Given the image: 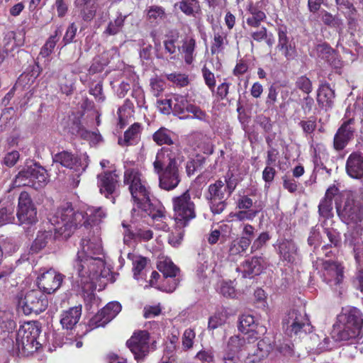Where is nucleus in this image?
<instances>
[{
	"instance_id": "603ef678",
	"label": "nucleus",
	"mask_w": 363,
	"mask_h": 363,
	"mask_svg": "<svg viewBox=\"0 0 363 363\" xmlns=\"http://www.w3.org/2000/svg\"><path fill=\"white\" fill-rule=\"evenodd\" d=\"M276 350L284 356H291L294 353V344L287 339L279 340L274 345Z\"/></svg>"
},
{
	"instance_id": "f8f14e48",
	"label": "nucleus",
	"mask_w": 363,
	"mask_h": 363,
	"mask_svg": "<svg viewBox=\"0 0 363 363\" xmlns=\"http://www.w3.org/2000/svg\"><path fill=\"white\" fill-rule=\"evenodd\" d=\"M322 264L321 277L323 281L333 287L340 284L344 277V267L341 263L320 260Z\"/></svg>"
},
{
	"instance_id": "cd10ccee",
	"label": "nucleus",
	"mask_w": 363,
	"mask_h": 363,
	"mask_svg": "<svg viewBox=\"0 0 363 363\" xmlns=\"http://www.w3.org/2000/svg\"><path fill=\"white\" fill-rule=\"evenodd\" d=\"M337 192V189L335 186H331L327 189L325 197L318 205V213L320 217L330 219L333 216V197Z\"/></svg>"
},
{
	"instance_id": "37998d69",
	"label": "nucleus",
	"mask_w": 363,
	"mask_h": 363,
	"mask_svg": "<svg viewBox=\"0 0 363 363\" xmlns=\"http://www.w3.org/2000/svg\"><path fill=\"white\" fill-rule=\"evenodd\" d=\"M349 231L346 234L345 242H348L350 245H359L362 241V236L363 233V223H358L354 227L349 226Z\"/></svg>"
},
{
	"instance_id": "3c124183",
	"label": "nucleus",
	"mask_w": 363,
	"mask_h": 363,
	"mask_svg": "<svg viewBox=\"0 0 363 363\" xmlns=\"http://www.w3.org/2000/svg\"><path fill=\"white\" fill-rule=\"evenodd\" d=\"M153 140L159 145H172L173 143L171 132L164 128H160L152 135Z\"/></svg>"
},
{
	"instance_id": "ea45409f",
	"label": "nucleus",
	"mask_w": 363,
	"mask_h": 363,
	"mask_svg": "<svg viewBox=\"0 0 363 363\" xmlns=\"http://www.w3.org/2000/svg\"><path fill=\"white\" fill-rule=\"evenodd\" d=\"M128 259L132 262L134 278L138 280L147 264V259L146 257L134 253H128Z\"/></svg>"
},
{
	"instance_id": "2f4dec72",
	"label": "nucleus",
	"mask_w": 363,
	"mask_h": 363,
	"mask_svg": "<svg viewBox=\"0 0 363 363\" xmlns=\"http://www.w3.org/2000/svg\"><path fill=\"white\" fill-rule=\"evenodd\" d=\"M74 5L80 12L82 19L91 21L95 16L96 5L92 0H75Z\"/></svg>"
},
{
	"instance_id": "774afa93",
	"label": "nucleus",
	"mask_w": 363,
	"mask_h": 363,
	"mask_svg": "<svg viewBox=\"0 0 363 363\" xmlns=\"http://www.w3.org/2000/svg\"><path fill=\"white\" fill-rule=\"evenodd\" d=\"M220 293L225 297L233 298L235 295V287L233 282L223 281L219 288Z\"/></svg>"
},
{
	"instance_id": "c85d7f7f",
	"label": "nucleus",
	"mask_w": 363,
	"mask_h": 363,
	"mask_svg": "<svg viewBox=\"0 0 363 363\" xmlns=\"http://www.w3.org/2000/svg\"><path fill=\"white\" fill-rule=\"evenodd\" d=\"M257 346L256 350L246 357L245 363H260L269 355L272 349L269 340L266 339L259 340Z\"/></svg>"
},
{
	"instance_id": "473e14b6",
	"label": "nucleus",
	"mask_w": 363,
	"mask_h": 363,
	"mask_svg": "<svg viewBox=\"0 0 363 363\" xmlns=\"http://www.w3.org/2000/svg\"><path fill=\"white\" fill-rule=\"evenodd\" d=\"M15 315L12 310H0V330L4 333V337L12 333L16 328Z\"/></svg>"
},
{
	"instance_id": "4c0bfd02",
	"label": "nucleus",
	"mask_w": 363,
	"mask_h": 363,
	"mask_svg": "<svg viewBox=\"0 0 363 363\" xmlns=\"http://www.w3.org/2000/svg\"><path fill=\"white\" fill-rule=\"evenodd\" d=\"M171 102L173 104V113L179 116L186 113L191 103L186 96L173 94Z\"/></svg>"
},
{
	"instance_id": "7c9ffc66",
	"label": "nucleus",
	"mask_w": 363,
	"mask_h": 363,
	"mask_svg": "<svg viewBox=\"0 0 363 363\" xmlns=\"http://www.w3.org/2000/svg\"><path fill=\"white\" fill-rule=\"evenodd\" d=\"M263 267L262 258L255 257L245 260L238 269L242 272L243 277H250L259 274Z\"/></svg>"
},
{
	"instance_id": "4be33fe9",
	"label": "nucleus",
	"mask_w": 363,
	"mask_h": 363,
	"mask_svg": "<svg viewBox=\"0 0 363 363\" xmlns=\"http://www.w3.org/2000/svg\"><path fill=\"white\" fill-rule=\"evenodd\" d=\"M333 337L336 341H347L349 344H354L362 337V330L350 328V325L340 324L335 328Z\"/></svg>"
},
{
	"instance_id": "e433bc0d",
	"label": "nucleus",
	"mask_w": 363,
	"mask_h": 363,
	"mask_svg": "<svg viewBox=\"0 0 363 363\" xmlns=\"http://www.w3.org/2000/svg\"><path fill=\"white\" fill-rule=\"evenodd\" d=\"M140 135V125L138 123H134L124 133L123 139H118V143L121 145H133L138 143Z\"/></svg>"
},
{
	"instance_id": "f257e3e1",
	"label": "nucleus",
	"mask_w": 363,
	"mask_h": 363,
	"mask_svg": "<svg viewBox=\"0 0 363 363\" xmlns=\"http://www.w3.org/2000/svg\"><path fill=\"white\" fill-rule=\"evenodd\" d=\"M101 240L94 231L89 232L81 242L77 257L73 261L72 279L84 291L93 289L101 277H106L109 269L105 266L102 255Z\"/></svg>"
},
{
	"instance_id": "393cba45",
	"label": "nucleus",
	"mask_w": 363,
	"mask_h": 363,
	"mask_svg": "<svg viewBox=\"0 0 363 363\" xmlns=\"http://www.w3.org/2000/svg\"><path fill=\"white\" fill-rule=\"evenodd\" d=\"M159 177V185L162 189L171 191L174 189L181 181L179 169L163 171L157 174Z\"/></svg>"
},
{
	"instance_id": "c9c22d12",
	"label": "nucleus",
	"mask_w": 363,
	"mask_h": 363,
	"mask_svg": "<svg viewBox=\"0 0 363 363\" xmlns=\"http://www.w3.org/2000/svg\"><path fill=\"white\" fill-rule=\"evenodd\" d=\"M52 239V230L39 231L36 238L33 242L30 251L32 253H38L43 249Z\"/></svg>"
},
{
	"instance_id": "680f3d73",
	"label": "nucleus",
	"mask_w": 363,
	"mask_h": 363,
	"mask_svg": "<svg viewBox=\"0 0 363 363\" xmlns=\"http://www.w3.org/2000/svg\"><path fill=\"white\" fill-rule=\"evenodd\" d=\"M257 211H240L235 213L230 214V217L232 218V220H236L238 221L252 220L257 216Z\"/></svg>"
},
{
	"instance_id": "13d9d810",
	"label": "nucleus",
	"mask_w": 363,
	"mask_h": 363,
	"mask_svg": "<svg viewBox=\"0 0 363 363\" xmlns=\"http://www.w3.org/2000/svg\"><path fill=\"white\" fill-rule=\"evenodd\" d=\"M30 168H27L21 170L18 175L16 177L14 180V184L17 186H32V182H30Z\"/></svg>"
},
{
	"instance_id": "2eb2a0df",
	"label": "nucleus",
	"mask_w": 363,
	"mask_h": 363,
	"mask_svg": "<svg viewBox=\"0 0 363 363\" xmlns=\"http://www.w3.org/2000/svg\"><path fill=\"white\" fill-rule=\"evenodd\" d=\"M258 337L252 335H235L231 336L227 342L226 348L223 354H231L237 357L243 350L249 349L250 345L257 340Z\"/></svg>"
},
{
	"instance_id": "052dcab7",
	"label": "nucleus",
	"mask_w": 363,
	"mask_h": 363,
	"mask_svg": "<svg viewBox=\"0 0 363 363\" xmlns=\"http://www.w3.org/2000/svg\"><path fill=\"white\" fill-rule=\"evenodd\" d=\"M167 79L180 87L187 86L189 82L188 76L181 73H171L167 75Z\"/></svg>"
},
{
	"instance_id": "c03bdc74",
	"label": "nucleus",
	"mask_w": 363,
	"mask_h": 363,
	"mask_svg": "<svg viewBox=\"0 0 363 363\" xmlns=\"http://www.w3.org/2000/svg\"><path fill=\"white\" fill-rule=\"evenodd\" d=\"M157 269L162 273L164 277H175L179 269L174 265L169 258H164L160 260L157 264Z\"/></svg>"
},
{
	"instance_id": "bf43d9fd",
	"label": "nucleus",
	"mask_w": 363,
	"mask_h": 363,
	"mask_svg": "<svg viewBox=\"0 0 363 363\" xmlns=\"http://www.w3.org/2000/svg\"><path fill=\"white\" fill-rule=\"evenodd\" d=\"M184 228L177 225L175 231L169 235L168 238L169 243L173 247H177L181 244L184 234Z\"/></svg>"
},
{
	"instance_id": "9b49d317",
	"label": "nucleus",
	"mask_w": 363,
	"mask_h": 363,
	"mask_svg": "<svg viewBox=\"0 0 363 363\" xmlns=\"http://www.w3.org/2000/svg\"><path fill=\"white\" fill-rule=\"evenodd\" d=\"M53 164H61L62 167L73 170L77 174L83 172L88 166L87 157L84 155L83 161L68 151H62L52 156Z\"/></svg>"
},
{
	"instance_id": "39448f33",
	"label": "nucleus",
	"mask_w": 363,
	"mask_h": 363,
	"mask_svg": "<svg viewBox=\"0 0 363 363\" xmlns=\"http://www.w3.org/2000/svg\"><path fill=\"white\" fill-rule=\"evenodd\" d=\"M17 307L25 315L38 314L44 311L48 305L47 296L40 290H31L26 294L19 293L16 296Z\"/></svg>"
},
{
	"instance_id": "c756f323",
	"label": "nucleus",
	"mask_w": 363,
	"mask_h": 363,
	"mask_svg": "<svg viewBox=\"0 0 363 363\" xmlns=\"http://www.w3.org/2000/svg\"><path fill=\"white\" fill-rule=\"evenodd\" d=\"M32 187L38 189L44 187L48 182L47 171L37 164L29 166Z\"/></svg>"
},
{
	"instance_id": "338daca9",
	"label": "nucleus",
	"mask_w": 363,
	"mask_h": 363,
	"mask_svg": "<svg viewBox=\"0 0 363 363\" xmlns=\"http://www.w3.org/2000/svg\"><path fill=\"white\" fill-rule=\"evenodd\" d=\"M202 75L205 84L207 85V86L209 88L211 91H213L216 86V79L214 74L211 72L206 67H204L202 69Z\"/></svg>"
},
{
	"instance_id": "9d476101",
	"label": "nucleus",
	"mask_w": 363,
	"mask_h": 363,
	"mask_svg": "<svg viewBox=\"0 0 363 363\" xmlns=\"http://www.w3.org/2000/svg\"><path fill=\"white\" fill-rule=\"evenodd\" d=\"M16 216L19 224H33L38 220L36 208L26 191L21 192L19 196Z\"/></svg>"
},
{
	"instance_id": "a19ab883",
	"label": "nucleus",
	"mask_w": 363,
	"mask_h": 363,
	"mask_svg": "<svg viewBox=\"0 0 363 363\" xmlns=\"http://www.w3.org/2000/svg\"><path fill=\"white\" fill-rule=\"evenodd\" d=\"M62 34V30L60 28H57L54 34L51 35L50 38L47 40L45 45L41 48L40 52V55L43 57H48L52 52L53 49L55 48L57 42L60 40Z\"/></svg>"
},
{
	"instance_id": "5701e85b",
	"label": "nucleus",
	"mask_w": 363,
	"mask_h": 363,
	"mask_svg": "<svg viewBox=\"0 0 363 363\" xmlns=\"http://www.w3.org/2000/svg\"><path fill=\"white\" fill-rule=\"evenodd\" d=\"M338 322L340 324L350 325V328L356 329L363 328V315L361 311L356 308L344 309L338 315Z\"/></svg>"
},
{
	"instance_id": "864d4df0",
	"label": "nucleus",
	"mask_w": 363,
	"mask_h": 363,
	"mask_svg": "<svg viewBox=\"0 0 363 363\" xmlns=\"http://www.w3.org/2000/svg\"><path fill=\"white\" fill-rule=\"evenodd\" d=\"M335 3L338 9L344 12L348 18L354 17L357 11L353 5V0H335Z\"/></svg>"
},
{
	"instance_id": "423d86ee",
	"label": "nucleus",
	"mask_w": 363,
	"mask_h": 363,
	"mask_svg": "<svg viewBox=\"0 0 363 363\" xmlns=\"http://www.w3.org/2000/svg\"><path fill=\"white\" fill-rule=\"evenodd\" d=\"M172 206L177 225L186 227L196 216L195 204L191 200L189 191L173 197Z\"/></svg>"
},
{
	"instance_id": "58836bf2",
	"label": "nucleus",
	"mask_w": 363,
	"mask_h": 363,
	"mask_svg": "<svg viewBox=\"0 0 363 363\" xmlns=\"http://www.w3.org/2000/svg\"><path fill=\"white\" fill-rule=\"evenodd\" d=\"M250 245V240L247 237H240L233 240L229 245L228 252L230 256L241 255Z\"/></svg>"
},
{
	"instance_id": "412c9836",
	"label": "nucleus",
	"mask_w": 363,
	"mask_h": 363,
	"mask_svg": "<svg viewBox=\"0 0 363 363\" xmlns=\"http://www.w3.org/2000/svg\"><path fill=\"white\" fill-rule=\"evenodd\" d=\"M345 169L350 177L363 182V153L352 152L347 159Z\"/></svg>"
},
{
	"instance_id": "de8ad7c7",
	"label": "nucleus",
	"mask_w": 363,
	"mask_h": 363,
	"mask_svg": "<svg viewBox=\"0 0 363 363\" xmlns=\"http://www.w3.org/2000/svg\"><path fill=\"white\" fill-rule=\"evenodd\" d=\"M248 11L251 16L248 17L246 20L247 25L254 28L259 27L260 23L266 18L265 13L252 5L249 6Z\"/></svg>"
},
{
	"instance_id": "f03ea898",
	"label": "nucleus",
	"mask_w": 363,
	"mask_h": 363,
	"mask_svg": "<svg viewBox=\"0 0 363 363\" xmlns=\"http://www.w3.org/2000/svg\"><path fill=\"white\" fill-rule=\"evenodd\" d=\"M123 182L128 185L132 199L136 206L132 210V217L135 221L140 216L142 218H150L156 229L167 231V218L162 208L156 209L150 202L149 191L146 182L142 179L138 169L131 162L125 165Z\"/></svg>"
},
{
	"instance_id": "20e7f679",
	"label": "nucleus",
	"mask_w": 363,
	"mask_h": 363,
	"mask_svg": "<svg viewBox=\"0 0 363 363\" xmlns=\"http://www.w3.org/2000/svg\"><path fill=\"white\" fill-rule=\"evenodd\" d=\"M283 329L285 333L292 337L312 332L313 326L303 310H290L283 318Z\"/></svg>"
},
{
	"instance_id": "1a4fd4ad",
	"label": "nucleus",
	"mask_w": 363,
	"mask_h": 363,
	"mask_svg": "<svg viewBox=\"0 0 363 363\" xmlns=\"http://www.w3.org/2000/svg\"><path fill=\"white\" fill-rule=\"evenodd\" d=\"M205 196L208 201L211 212L213 214H220L227 206L226 200L228 198L225 192L224 182L218 179L210 184Z\"/></svg>"
},
{
	"instance_id": "4d7b16f0",
	"label": "nucleus",
	"mask_w": 363,
	"mask_h": 363,
	"mask_svg": "<svg viewBox=\"0 0 363 363\" xmlns=\"http://www.w3.org/2000/svg\"><path fill=\"white\" fill-rule=\"evenodd\" d=\"M322 21L325 25L337 29H341L343 25L340 18L325 11L323 13Z\"/></svg>"
},
{
	"instance_id": "a18cd8bd",
	"label": "nucleus",
	"mask_w": 363,
	"mask_h": 363,
	"mask_svg": "<svg viewBox=\"0 0 363 363\" xmlns=\"http://www.w3.org/2000/svg\"><path fill=\"white\" fill-rule=\"evenodd\" d=\"M196 41L193 38L186 37L182 46V52L184 54L185 62L190 65L194 59V50Z\"/></svg>"
},
{
	"instance_id": "09e8293b",
	"label": "nucleus",
	"mask_w": 363,
	"mask_h": 363,
	"mask_svg": "<svg viewBox=\"0 0 363 363\" xmlns=\"http://www.w3.org/2000/svg\"><path fill=\"white\" fill-rule=\"evenodd\" d=\"M165 16L164 9L162 6H152L147 9V18L151 23H157Z\"/></svg>"
},
{
	"instance_id": "ddd939ff",
	"label": "nucleus",
	"mask_w": 363,
	"mask_h": 363,
	"mask_svg": "<svg viewBox=\"0 0 363 363\" xmlns=\"http://www.w3.org/2000/svg\"><path fill=\"white\" fill-rule=\"evenodd\" d=\"M337 212L341 220L348 226L354 227L363 223V212L354 205L352 199H347L342 207L337 206Z\"/></svg>"
},
{
	"instance_id": "dca6fc26",
	"label": "nucleus",
	"mask_w": 363,
	"mask_h": 363,
	"mask_svg": "<svg viewBox=\"0 0 363 363\" xmlns=\"http://www.w3.org/2000/svg\"><path fill=\"white\" fill-rule=\"evenodd\" d=\"M63 278L62 274L50 269L38 277V286L43 292L51 294L60 288Z\"/></svg>"
},
{
	"instance_id": "0e129e2a",
	"label": "nucleus",
	"mask_w": 363,
	"mask_h": 363,
	"mask_svg": "<svg viewBox=\"0 0 363 363\" xmlns=\"http://www.w3.org/2000/svg\"><path fill=\"white\" fill-rule=\"evenodd\" d=\"M195 337L196 334L192 329L188 328L185 330L182 335V346L185 350L192 347Z\"/></svg>"
},
{
	"instance_id": "bb28decb",
	"label": "nucleus",
	"mask_w": 363,
	"mask_h": 363,
	"mask_svg": "<svg viewBox=\"0 0 363 363\" xmlns=\"http://www.w3.org/2000/svg\"><path fill=\"white\" fill-rule=\"evenodd\" d=\"M82 315V306H77L64 311L61 314L60 323L66 330H72L79 322Z\"/></svg>"
},
{
	"instance_id": "6ab92c4d",
	"label": "nucleus",
	"mask_w": 363,
	"mask_h": 363,
	"mask_svg": "<svg viewBox=\"0 0 363 363\" xmlns=\"http://www.w3.org/2000/svg\"><path fill=\"white\" fill-rule=\"evenodd\" d=\"M275 248L280 258L284 261L293 263L298 258V247L291 239H279Z\"/></svg>"
},
{
	"instance_id": "4468645a",
	"label": "nucleus",
	"mask_w": 363,
	"mask_h": 363,
	"mask_svg": "<svg viewBox=\"0 0 363 363\" xmlns=\"http://www.w3.org/2000/svg\"><path fill=\"white\" fill-rule=\"evenodd\" d=\"M153 168L156 174L178 168L175 152L168 147L161 148L153 162Z\"/></svg>"
},
{
	"instance_id": "5fc2aeb1",
	"label": "nucleus",
	"mask_w": 363,
	"mask_h": 363,
	"mask_svg": "<svg viewBox=\"0 0 363 363\" xmlns=\"http://www.w3.org/2000/svg\"><path fill=\"white\" fill-rule=\"evenodd\" d=\"M316 52L318 57L331 63V60L335 56L334 50L328 45L321 44L316 47Z\"/></svg>"
},
{
	"instance_id": "8fccbe9b",
	"label": "nucleus",
	"mask_w": 363,
	"mask_h": 363,
	"mask_svg": "<svg viewBox=\"0 0 363 363\" xmlns=\"http://www.w3.org/2000/svg\"><path fill=\"white\" fill-rule=\"evenodd\" d=\"M14 208L12 203L8 202L5 206L0 207V226L12 223L14 220Z\"/></svg>"
},
{
	"instance_id": "49530a36",
	"label": "nucleus",
	"mask_w": 363,
	"mask_h": 363,
	"mask_svg": "<svg viewBox=\"0 0 363 363\" xmlns=\"http://www.w3.org/2000/svg\"><path fill=\"white\" fill-rule=\"evenodd\" d=\"M227 319V311L224 309L219 310L209 318L208 328L210 330H215L224 325Z\"/></svg>"
},
{
	"instance_id": "b1692460",
	"label": "nucleus",
	"mask_w": 363,
	"mask_h": 363,
	"mask_svg": "<svg viewBox=\"0 0 363 363\" xmlns=\"http://www.w3.org/2000/svg\"><path fill=\"white\" fill-rule=\"evenodd\" d=\"M123 226L128 228L124 223H123ZM152 238L153 232L147 227L140 224L135 228L134 231L128 228L125 230L123 241L125 244H129L132 240L139 242H147L150 240Z\"/></svg>"
},
{
	"instance_id": "6e6552de",
	"label": "nucleus",
	"mask_w": 363,
	"mask_h": 363,
	"mask_svg": "<svg viewBox=\"0 0 363 363\" xmlns=\"http://www.w3.org/2000/svg\"><path fill=\"white\" fill-rule=\"evenodd\" d=\"M38 328L33 323H26L21 325L16 333V343L18 350L24 353L33 352L38 348L37 337Z\"/></svg>"
},
{
	"instance_id": "aec40b11",
	"label": "nucleus",
	"mask_w": 363,
	"mask_h": 363,
	"mask_svg": "<svg viewBox=\"0 0 363 363\" xmlns=\"http://www.w3.org/2000/svg\"><path fill=\"white\" fill-rule=\"evenodd\" d=\"M118 174L116 171H106L98 174V186L101 194L106 197L112 195L118 184Z\"/></svg>"
},
{
	"instance_id": "69168bd1",
	"label": "nucleus",
	"mask_w": 363,
	"mask_h": 363,
	"mask_svg": "<svg viewBox=\"0 0 363 363\" xmlns=\"http://www.w3.org/2000/svg\"><path fill=\"white\" fill-rule=\"evenodd\" d=\"M89 92L94 96L96 101L102 103L105 101L106 97L103 93V87L101 82L93 84L90 87Z\"/></svg>"
},
{
	"instance_id": "7ed1b4c3",
	"label": "nucleus",
	"mask_w": 363,
	"mask_h": 363,
	"mask_svg": "<svg viewBox=\"0 0 363 363\" xmlns=\"http://www.w3.org/2000/svg\"><path fill=\"white\" fill-rule=\"evenodd\" d=\"M106 216L102 208L88 207L85 211H75L69 203L58 208L49 218L53 226L55 238L62 236L68 238L71 233L79 225H96Z\"/></svg>"
},
{
	"instance_id": "79ce46f5",
	"label": "nucleus",
	"mask_w": 363,
	"mask_h": 363,
	"mask_svg": "<svg viewBox=\"0 0 363 363\" xmlns=\"http://www.w3.org/2000/svg\"><path fill=\"white\" fill-rule=\"evenodd\" d=\"M227 44V34L222 30L215 32L213 40L211 46V54L215 55L222 52L225 48V45Z\"/></svg>"
},
{
	"instance_id": "f704fd0d",
	"label": "nucleus",
	"mask_w": 363,
	"mask_h": 363,
	"mask_svg": "<svg viewBox=\"0 0 363 363\" xmlns=\"http://www.w3.org/2000/svg\"><path fill=\"white\" fill-rule=\"evenodd\" d=\"M186 16L196 17L201 12L199 0H180L174 4Z\"/></svg>"
},
{
	"instance_id": "6e6d98bb",
	"label": "nucleus",
	"mask_w": 363,
	"mask_h": 363,
	"mask_svg": "<svg viewBox=\"0 0 363 363\" xmlns=\"http://www.w3.org/2000/svg\"><path fill=\"white\" fill-rule=\"evenodd\" d=\"M125 17L126 16H123L121 15L118 17H117L113 21H111L108 23L104 33L111 35H113L118 33L121 31L122 27L123 26Z\"/></svg>"
},
{
	"instance_id": "72a5a7b5",
	"label": "nucleus",
	"mask_w": 363,
	"mask_h": 363,
	"mask_svg": "<svg viewBox=\"0 0 363 363\" xmlns=\"http://www.w3.org/2000/svg\"><path fill=\"white\" fill-rule=\"evenodd\" d=\"M335 98V91L328 84H321L318 90L317 101L323 108H330Z\"/></svg>"
},
{
	"instance_id": "f3484780",
	"label": "nucleus",
	"mask_w": 363,
	"mask_h": 363,
	"mask_svg": "<svg viewBox=\"0 0 363 363\" xmlns=\"http://www.w3.org/2000/svg\"><path fill=\"white\" fill-rule=\"evenodd\" d=\"M354 124V118H349L345 121L337 129L333 140V146L336 150H343L353 139L355 130Z\"/></svg>"
},
{
	"instance_id": "a878e982",
	"label": "nucleus",
	"mask_w": 363,
	"mask_h": 363,
	"mask_svg": "<svg viewBox=\"0 0 363 363\" xmlns=\"http://www.w3.org/2000/svg\"><path fill=\"white\" fill-rule=\"evenodd\" d=\"M238 329L244 335L254 334L256 336L258 333H263L266 330L264 327L258 326L254 316L249 314H243L240 317Z\"/></svg>"
},
{
	"instance_id": "a211bd4d",
	"label": "nucleus",
	"mask_w": 363,
	"mask_h": 363,
	"mask_svg": "<svg viewBox=\"0 0 363 363\" xmlns=\"http://www.w3.org/2000/svg\"><path fill=\"white\" fill-rule=\"evenodd\" d=\"M121 311V305L117 301L108 303L91 320L96 328L104 327Z\"/></svg>"
},
{
	"instance_id": "e2e57ef3",
	"label": "nucleus",
	"mask_w": 363,
	"mask_h": 363,
	"mask_svg": "<svg viewBox=\"0 0 363 363\" xmlns=\"http://www.w3.org/2000/svg\"><path fill=\"white\" fill-rule=\"evenodd\" d=\"M151 92L155 96H159L165 88V82L158 78H152L150 80Z\"/></svg>"
},
{
	"instance_id": "0eeeda50",
	"label": "nucleus",
	"mask_w": 363,
	"mask_h": 363,
	"mask_svg": "<svg viewBox=\"0 0 363 363\" xmlns=\"http://www.w3.org/2000/svg\"><path fill=\"white\" fill-rule=\"evenodd\" d=\"M155 340H151L150 334L146 330H140L133 333L127 341L126 345L133 354L135 359L142 361L151 350H155Z\"/></svg>"
}]
</instances>
